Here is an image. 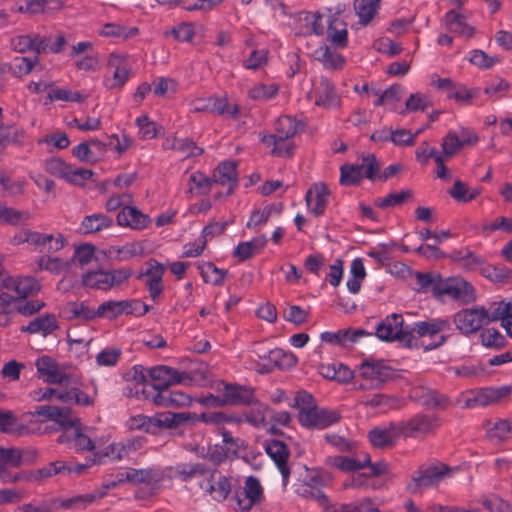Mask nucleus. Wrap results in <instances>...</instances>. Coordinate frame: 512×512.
I'll list each match as a JSON object with an SVG mask.
<instances>
[{"label":"nucleus","instance_id":"nucleus-1","mask_svg":"<svg viewBox=\"0 0 512 512\" xmlns=\"http://www.w3.org/2000/svg\"><path fill=\"white\" fill-rule=\"evenodd\" d=\"M403 324V316L393 313L378 324L375 334L382 341H399L408 348L415 347L417 345V337L413 335V331L404 328Z\"/></svg>","mask_w":512,"mask_h":512},{"label":"nucleus","instance_id":"nucleus-2","mask_svg":"<svg viewBox=\"0 0 512 512\" xmlns=\"http://www.w3.org/2000/svg\"><path fill=\"white\" fill-rule=\"evenodd\" d=\"M436 298L448 296L463 304H468L476 299L474 287L467 281L457 278L443 280L438 274L431 291Z\"/></svg>","mask_w":512,"mask_h":512},{"label":"nucleus","instance_id":"nucleus-3","mask_svg":"<svg viewBox=\"0 0 512 512\" xmlns=\"http://www.w3.org/2000/svg\"><path fill=\"white\" fill-rule=\"evenodd\" d=\"M107 70L103 84L110 90L122 89L131 75V66L128 63L127 56L115 52L108 56Z\"/></svg>","mask_w":512,"mask_h":512},{"label":"nucleus","instance_id":"nucleus-4","mask_svg":"<svg viewBox=\"0 0 512 512\" xmlns=\"http://www.w3.org/2000/svg\"><path fill=\"white\" fill-rule=\"evenodd\" d=\"M486 308L475 306L472 308H463L453 316V322L456 329L465 336H470L480 332L487 324Z\"/></svg>","mask_w":512,"mask_h":512},{"label":"nucleus","instance_id":"nucleus-5","mask_svg":"<svg viewBox=\"0 0 512 512\" xmlns=\"http://www.w3.org/2000/svg\"><path fill=\"white\" fill-rule=\"evenodd\" d=\"M264 499L263 488L255 476L246 478L243 489L236 490L231 501L236 511H250L253 506L260 504Z\"/></svg>","mask_w":512,"mask_h":512},{"label":"nucleus","instance_id":"nucleus-6","mask_svg":"<svg viewBox=\"0 0 512 512\" xmlns=\"http://www.w3.org/2000/svg\"><path fill=\"white\" fill-rule=\"evenodd\" d=\"M451 330V323L447 319L433 318L426 321H418L414 323L413 328L409 331H413V335L417 334L420 337H436L437 340L428 344L425 349L432 350L443 345L448 336L442 334L443 332Z\"/></svg>","mask_w":512,"mask_h":512},{"label":"nucleus","instance_id":"nucleus-7","mask_svg":"<svg viewBox=\"0 0 512 512\" xmlns=\"http://www.w3.org/2000/svg\"><path fill=\"white\" fill-rule=\"evenodd\" d=\"M300 425L309 430H323L340 422L342 416L336 410L320 408L318 405L310 411L297 415Z\"/></svg>","mask_w":512,"mask_h":512},{"label":"nucleus","instance_id":"nucleus-8","mask_svg":"<svg viewBox=\"0 0 512 512\" xmlns=\"http://www.w3.org/2000/svg\"><path fill=\"white\" fill-rule=\"evenodd\" d=\"M512 393V385H504L501 387H485L469 392V396L465 400L467 408L486 407L499 403Z\"/></svg>","mask_w":512,"mask_h":512},{"label":"nucleus","instance_id":"nucleus-9","mask_svg":"<svg viewBox=\"0 0 512 512\" xmlns=\"http://www.w3.org/2000/svg\"><path fill=\"white\" fill-rule=\"evenodd\" d=\"M360 374L368 382L361 388H379L393 376V369L382 360L366 359L360 365Z\"/></svg>","mask_w":512,"mask_h":512},{"label":"nucleus","instance_id":"nucleus-10","mask_svg":"<svg viewBox=\"0 0 512 512\" xmlns=\"http://www.w3.org/2000/svg\"><path fill=\"white\" fill-rule=\"evenodd\" d=\"M146 269L137 275L138 280L145 278V286L153 301H157L164 291L163 276L165 266L151 258L145 262Z\"/></svg>","mask_w":512,"mask_h":512},{"label":"nucleus","instance_id":"nucleus-11","mask_svg":"<svg viewBox=\"0 0 512 512\" xmlns=\"http://www.w3.org/2000/svg\"><path fill=\"white\" fill-rule=\"evenodd\" d=\"M398 423L402 436L411 438L432 433L440 426V420L436 415L422 413L414 415L407 421Z\"/></svg>","mask_w":512,"mask_h":512},{"label":"nucleus","instance_id":"nucleus-12","mask_svg":"<svg viewBox=\"0 0 512 512\" xmlns=\"http://www.w3.org/2000/svg\"><path fill=\"white\" fill-rule=\"evenodd\" d=\"M199 486L218 502L226 500L232 489L230 479L222 475L216 468L209 470Z\"/></svg>","mask_w":512,"mask_h":512},{"label":"nucleus","instance_id":"nucleus-13","mask_svg":"<svg viewBox=\"0 0 512 512\" xmlns=\"http://www.w3.org/2000/svg\"><path fill=\"white\" fill-rule=\"evenodd\" d=\"M265 452L274 461L282 475L283 485L289 482L291 469L288 464L290 450L285 442L277 439L266 440L264 443Z\"/></svg>","mask_w":512,"mask_h":512},{"label":"nucleus","instance_id":"nucleus-14","mask_svg":"<svg viewBox=\"0 0 512 512\" xmlns=\"http://www.w3.org/2000/svg\"><path fill=\"white\" fill-rule=\"evenodd\" d=\"M224 399L226 406H252L259 401L254 388L233 383H223Z\"/></svg>","mask_w":512,"mask_h":512},{"label":"nucleus","instance_id":"nucleus-15","mask_svg":"<svg viewBox=\"0 0 512 512\" xmlns=\"http://www.w3.org/2000/svg\"><path fill=\"white\" fill-rule=\"evenodd\" d=\"M148 400H151L154 404L163 407H185L189 406L192 402V398L187 393H184L177 389H157L149 387Z\"/></svg>","mask_w":512,"mask_h":512},{"label":"nucleus","instance_id":"nucleus-16","mask_svg":"<svg viewBox=\"0 0 512 512\" xmlns=\"http://www.w3.org/2000/svg\"><path fill=\"white\" fill-rule=\"evenodd\" d=\"M315 105L330 110L338 108L341 103L335 85L326 77H320L319 83L314 88Z\"/></svg>","mask_w":512,"mask_h":512},{"label":"nucleus","instance_id":"nucleus-17","mask_svg":"<svg viewBox=\"0 0 512 512\" xmlns=\"http://www.w3.org/2000/svg\"><path fill=\"white\" fill-rule=\"evenodd\" d=\"M330 190L324 182H318L306 192L305 201L309 211L316 217L324 215Z\"/></svg>","mask_w":512,"mask_h":512},{"label":"nucleus","instance_id":"nucleus-18","mask_svg":"<svg viewBox=\"0 0 512 512\" xmlns=\"http://www.w3.org/2000/svg\"><path fill=\"white\" fill-rule=\"evenodd\" d=\"M446 471H448L447 466H443L441 469L435 466L420 468L413 476V485L408 489L411 493H419L422 489L433 486L442 480Z\"/></svg>","mask_w":512,"mask_h":512},{"label":"nucleus","instance_id":"nucleus-19","mask_svg":"<svg viewBox=\"0 0 512 512\" xmlns=\"http://www.w3.org/2000/svg\"><path fill=\"white\" fill-rule=\"evenodd\" d=\"M342 10L339 8L329 17L327 39L336 48H346L348 45L347 23L340 17Z\"/></svg>","mask_w":512,"mask_h":512},{"label":"nucleus","instance_id":"nucleus-20","mask_svg":"<svg viewBox=\"0 0 512 512\" xmlns=\"http://www.w3.org/2000/svg\"><path fill=\"white\" fill-rule=\"evenodd\" d=\"M5 289L14 291L19 301L36 295L40 291L41 285L32 276H11Z\"/></svg>","mask_w":512,"mask_h":512},{"label":"nucleus","instance_id":"nucleus-21","mask_svg":"<svg viewBox=\"0 0 512 512\" xmlns=\"http://www.w3.org/2000/svg\"><path fill=\"white\" fill-rule=\"evenodd\" d=\"M400 436L402 433L398 422H390L385 428L375 427L368 433L370 443L377 448L393 446Z\"/></svg>","mask_w":512,"mask_h":512},{"label":"nucleus","instance_id":"nucleus-22","mask_svg":"<svg viewBox=\"0 0 512 512\" xmlns=\"http://www.w3.org/2000/svg\"><path fill=\"white\" fill-rule=\"evenodd\" d=\"M372 335L364 329H343L336 332L326 331L321 333L320 338L323 342L338 345L341 347H349L356 343L361 337Z\"/></svg>","mask_w":512,"mask_h":512},{"label":"nucleus","instance_id":"nucleus-23","mask_svg":"<svg viewBox=\"0 0 512 512\" xmlns=\"http://www.w3.org/2000/svg\"><path fill=\"white\" fill-rule=\"evenodd\" d=\"M35 366L37 372L45 376V381L49 384H67L69 375L59 371L58 364L50 356L44 355L36 360Z\"/></svg>","mask_w":512,"mask_h":512},{"label":"nucleus","instance_id":"nucleus-24","mask_svg":"<svg viewBox=\"0 0 512 512\" xmlns=\"http://www.w3.org/2000/svg\"><path fill=\"white\" fill-rule=\"evenodd\" d=\"M149 222V216L133 206L123 207L117 215V224L119 226L129 227L134 230L144 229Z\"/></svg>","mask_w":512,"mask_h":512},{"label":"nucleus","instance_id":"nucleus-25","mask_svg":"<svg viewBox=\"0 0 512 512\" xmlns=\"http://www.w3.org/2000/svg\"><path fill=\"white\" fill-rule=\"evenodd\" d=\"M58 443L70 444L71 448L77 452L80 451H93L95 449V442L86 434H84L79 427H75L70 431H65L58 439Z\"/></svg>","mask_w":512,"mask_h":512},{"label":"nucleus","instance_id":"nucleus-26","mask_svg":"<svg viewBox=\"0 0 512 512\" xmlns=\"http://www.w3.org/2000/svg\"><path fill=\"white\" fill-rule=\"evenodd\" d=\"M213 181L217 184L228 185V194H232L238 185L237 164L234 161L220 163L213 172Z\"/></svg>","mask_w":512,"mask_h":512},{"label":"nucleus","instance_id":"nucleus-27","mask_svg":"<svg viewBox=\"0 0 512 512\" xmlns=\"http://www.w3.org/2000/svg\"><path fill=\"white\" fill-rule=\"evenodd\" d=\"M196 413L190 412H164L153 417L154 434L161 428H176L183 423L190 422L194 419Z\"/></svg>","mask_w":512,"mask_h":512},{"label":"nucleus","instance_id":"nucleus-28","mask_svg":"<svg viewBox=\"0 0 512 512\" xmlns=\"http://www.w3.org/2000/svg\"><path fill=\"white\" fill-rule=\"evenodd\" d=\"M23 2L16 11L29 15L47 14L58 11L63 6L60 0H23Z\"/></svg>","mask_w":512,"mask_h":512},{"label":"nucleus","instance_id":"nucleus-29","mask_svg":"<svg viewBox=\"0 0 512 512\" xmlns=\"http://www.w3.org/2000/svg\"><path fill=\"white\" fill-rule=\"evenodd\" d=\"M381 0H354V11L359 18L358 24L366 27L377 16Z\"/></svg>","mask_w":512,"mask_h":512},{"label":"nucleus","instance_id":"nucleus-30","mask_svg":"<svg viewBox=\"0 0 512 512\" xmlns=\"http://www.w3.org/2000/svg\"><path fill=\"white\" fill-rule=\"evenodd\" d=\"M314 58L321 62L324 68L328 70H340L345 64L344 57L327 45L317 48L314 51Z\"/></svg>","mask_w":512,"mask_h":512},{"label":"nucleus","instance_id":"nucleus-31","mask_svg":"<svg viewBox=\"0 0 512 512\" xmlns=\"http://www.w3.org/2000/svg\"><path fill=\"white\" fill-rule=\"evenodd\" d=\"M113 219L103 213L87 215L81 222L80 229L83 234L98 233L112 227Z\"/></svg>","mask_w":512,"mask_h":512},{"label":"nucleus","instance_id":"nucleus-32","mask_svg":"<svg viewBox=\"0 0 512 512\" xmlns=\"http://www.w3.org/2000/svg\"><path fill=\"white\" fill-rule=\"evenodd\" d=\"M58 328L56 316L54 314H46L32 320L27 326H23L21 331L31 334L41 333L43 336H47Z\"/></svg>","mask_w":512,"mask_h":512},{"label":"nucleus","instance_id":"nucleus-33","mask_svg":"<svg viewBox=\"0 0 512 512\" xmlns=\"http://www.w3.org/2000/svg\"><path fill=\"white\" fill-rule=\"evenodd\" d=\"M169 373H171V368L167 366H155L148 370V374L152 380V383H144L142 385L141 393L148 399V391L149 387H153L155 389H167L168 377Z\"/></svg>","mask_w":512,"mask_h":512},{"label":"nucleus","instance_id":"nucleus-34","mask_svg":"<svg viewBox=\"0 0 512 512\" xmlns=\"http://www.w3.org/2000/svg\"><path fill=\"white\" fill-rule=\"evenodd\" d=\"M479 342L491 350H501L508 345L506 337L494 327L482 328L479 332Z\"/></svg>","mask_w":512,"mask_h":512},{"label":"nucleus","instance_id":"nucleus-35","mask_svg":"<svg viewBox=\"0 0 512 512\" xmlns=\"http://www.w3.org/2000/svg\"><path fill=\"white\" fill-rule=\"evenodd\" d=\"M139 33L137 27H125L118 23H106L98 31V34L105 38L128 40Z\"/></svg>","mask_w":512,"mask_h":512},{"label":"nucleus","instance_id":"nucleus-36","mask_svg":"<svg viewBox=\"0 0 512 512\" xmlns=\"http://www.w3.org/2000/svg\"><path fill=\"white\" fill-rule=\"evenodd\" d=\"M370 463V455L364 454L362 460L346 456H335L328 459V464L344 472H353L365 468Z\"/></svg>","mask_w":512,"mask_h":512},{"label":"nucleus","instance_id":"nucleus-37","mask_svg":"<svg viewBox=\"0 0 512 512\" xmlns=\"http://www.w3.org/2000/svg\"><path fill=\"white\" fill-rule=\"evenodd\" d=\"M82 284L91 289L108 291L112 289L108 271H89L82 276Z\"/></svg>","mask_w":512,"mask_h":512},{"label":"nucleus","instance_id":"nucleus-38","mask_svg":"<svg viewBox=\"0 0 512 512\" xmlns=\"http://www.w3.org/2000/svg\"><path fill=\"white\" fill-rule=\"evenodd\" d=\"M143 253V246L137 242L127 243L123 246H110L107 250L109 256L114 255L117 262L128 261L132 258L141 256Z\"/></svg>","mask_w":512,"mask_h":512},{"label":"nucleus","instance_id":"nucleus-39","mask_svg":"<svg viewBox=\"0 0 512 512\" xmlns=\"http://www.w3.org/2000/svg\"><path fill=\"white\" fill-rule=\"evenodd\" d=\"M209 103L211 104L210 112L226 116L231 119H237L240 114V108L237 104H230L228 98L224 97H210Z\"/></svg>","mask_w":512,"mask_h":512},{"label":"nucleus","instance_id":"nucleus-40","mask_svg":"<svg viewBox=\"0 0 512 512\" xmlns=\"http://www.w3.org/2000/svg\"><path fill=\"white\" fill-rule=\"evenodd\" d=\"M445 23L450 32L468 37L473 35V27L469 26L465 22V18L455 10H450L445 14Z\"/></svg>","mask_w":512,"mask_h":512},{"label":"nucleus","instance_id":"nucleus-41","mask_svg":"<svg viewBox=\"0 0 512 512\" xmlns=\"http://www.w3.org/2000/svg\"><path fill=\"white\" fill-rule=\"evenodd\" d=\"M164 37L172 36L178 42L191 43L196 35L195 25L192 22H181L163 33Z\"/></svg>","mask_w":512,"mask_h":512},{"label":"nucleus","instance_id":"nucleus-42","mask_svg":"<svg viewBox=\"0 0 512 512\" xmlns=\"http://www.w3.org/2000/svg\"><path fill=\"white\" fill-rule=\"evenodd\" d=\"M69 320L81 319L91 321L98 318L96 310L89 307L85 302H69L65 308Z\"/></svg>","mask_w":512,"mask_h":512},{"label":"nucleus","instance_id":"nucleus-43","mask_svg":"<svg viewBox=\"0 0 512 512\" xmlns=\"http://www.w3.org/2000/svg\"><path fill=\"white\" fill-rule=\"evenodd\" d=\"M298 126L299 122L295 118L288 115H282L275 123V131L278 134V138L285 142L296 135Z\"/></svg>","mask_w":512,"mask_h":512},{"label":"nucleus","instance_id":"nucleus-44","mask_svg":"<svg viewBox=\"0 0 512 512\" xmlns=\"http://www.w3.org/2000/svg\"><path fill=\"white\" fill-rule=\"evenodd\" d=\"M199 269L204 282L214 286L222 285L227 275L226 270L218 268L212 262H206L200 265Z\"/></svg>","mask_w":512,"mask_h":512},{"label":"nucleus","instance_id":"nucleus-45","mask_svg":"<svg viewBox=\"0 0 512 512\" xmlns=\"http://www.w3.org/2000/svg\"><path fill=\"white\" fill-rule=\"evenodd\" d=\"M363 180L362 166L359 164H343L340 167L339 182L344 186L358 185Z\"/></svg>","mask_w":512,"mask_h":512},{"label":"nucleus","instance_id":"nucleus-46","mask_svg":"<svg viewBox=\"0 0 512 512\" xmlns=\"http://www.w3.org/2000/svg\"><path fill=\"white\" fill-rule=\"evenodd\" d=\"M210 468L203 463H184L176 467V473L182 481H189L198 476H205L208 474Z\"/></svg>","mask_w":512,"mask_h":512},{"label":"nucleus","instance_id":"nucleus-47","mask_svg":"<svg viewBox=\"0 0 512 512\" xmlns=\"http://www.w3.org/2000/svg\"><path fill=\"white\" fill-rule=\"evenodd\" d=\"M448 194L458 202L467 203L477 198L480 195V190L477 188L469 189L466 183L457 180L449 189Z\"/></svg>","mask_w":512,"mask_h":512},{"label":"nucleus","instance_id":"nucleus-48","mask_svg":"<svg viewBox=\"0 0 512 512\" xmlns=\"http://www.w3.org/2000/svg\"><path fill=\"white\" fill-rule=\"evenodd\" d=\"M31 215L28 211H20L14 208L0 205V222L18 226L29 221Z\"/></svg>","mask_w":512,"mask_h":512},{"label":"nucleus","instance_id":"nucleus-49","mask_svg":"<svg viewBox=\"0 0 512 512\" xmlns=\"http://www.w3.org/2000/svg\"><path fill=\"white\" fill-rule=\"evenodd\" d=\"M213 183H215L213 177L210 178L204 173L196 171L189 177V192L194 193L196 190V193L199 195H207Z\"/></svg>","mask_w":512,"mask_h":512},{"label":"nucleus","instance_id":"nucleus-50","mask_svg":"<svg viewBox=\"0 0 512 512\" xmlns=\"http://www.w3.org/2000/svg\"><path fill=\"white\" fill-rule=\"evenodd\" d=\"M412 197L413 193L411 190H402L400 192L389 193L383 198H377L375 205L381 209L396 207L402 205L406 200Z\"/></svg>","mask_w":512,"mask_h":512},{"label":"nucleus","instance_id":"nucleus-51","mask_svg":"<svg viewBox=\"0 0 512 512\" xmlns=\"http://www.w3.org/2000/svg\"><path fill=\"white\" fill-rule=\"evenodd\" d=\"M364 404L366 406L380 408L382 411L397 409L401 406V401L397 397L386 394H375L367 399Z\"/></svg>","mask_w":512,"mask_h":512},{"label":"nucleus","instance_id":"nucleus-52","mask_svg":"<svg viewBox=\"0 0 512 512\" xmlns=\"http://www.w3.org/2000/svg\"><path fill=\"white\" fill-rule=\"evenodd\" d=\"M157 477V473L153 468H142V469H135V468H128L127 469V475L126 479L127 482L139 485V484H150L153 482Z\"/></svg>","mask_w":512,"mask_h":512},{"label":"nucleus","instance_id":"nucleus-53","mask_svg":"<svg viewBox=\"0 0 512 512\" xmlns=\"http://www.w3.org/2000/svg\"><path fill=\"white\" fill-rule=\"evenodd\" d=\"M15 239L19 243H28L34 246L45 247L47 242L52 240V234H43L37 231L24 229L15 236Z\"/></svg>","mask_w":512,"mask_h":512},{"label":"nucleus","instance_id":"nucleus-54","mask_svg":"<svg viewBox=\"0 0 512 512\" xmlns=\"http://www.w3.org/2000/svg\"><path fill=\"white\" fill-rule=\"evenodd\" d=\"M39 57H16L13 64L8 66V71L11 72L15 77H22L28 75L34 66L38 63Z\"/></svg>","mask_w":512,"mask_h":512},{"label":"nucleus","instance_id":"nucleus-55","mask_svg":"<svg viewBox=\"0 0 512 512\" xmlns=\"http://www.w3.org/2000/svg\"><path fill=\"white\" fill-rule=\"evenodd\" d=\"M373 95L376 96L374 101L375 106H382L388 103L397 102L400 100V96L403 92V88L399 84H393L385 91L380 93L379 90H372Z\"/></svg>","mask_w":512,"mask_h":512},{"label":"nucleus","instance_id":"nucleus-56","mask_svg":"<svg viewBox=\"0 0 512 512\" xmlns=\"http://www.w3.org/2000/svg\"><path fill=\"white\" fill-rule=\"evenodd\" d=\"M122 303V300H109L101 303L96 310L98 318H107L109 320H113L118 316L123 315L124 310L122 308Z\"/></svg>","mask_w":512,"mask_h":512},{"label":"nucleus","instance_id":"nucleus-57","mask_svg":"<svg viewBox=\"0 0 512 512\" xmlns=\"http://www.w3.org/2000/svg\"><path fill=\"white\" fill-rule=\"evenodd\" d=\"M266 358V356H264ZM267 358L278 368H288L296 364V357L292 353H287L282 349H273L269 351Z\"/></svg>","mask_w":512,"mask_h":512},{"label":"nucleus","instance_id":"nucleus-58","mask_svg":"<svg viewBox=\"0 0 512 512\" xmlns=\"http://www.w3.org/2000/svg\"><path fill=\"white\" fill-rule=\"evenodd\" d=\"M481 273L484 277L496 283L505 282L510 275L509 269L502 264L486 265L482 267Z\"/></svg>","mask_w":512,"mask_h":512},{"label":"nucleus","instance_id":"nucleus-59","mask_svg":"<svg viewBox=\"0 0 512 512\" xmlns=\"http://www.w3.org/2000/svg\"><path fill=\"white\" fill-rule=\"evenodd\" d=\"M278 94V86L275 84H258L248 91L252 100L262 101L274 98Z\"/></svg>","mask_w":512,"mask_h":512},{"label":"nucleus","instance_id":"nucleus-60","mask_svg":"<svg viewBox=\"0 0 512 512\" xmlns=\"http://www.w3.org/2000/svg\"><path fill=\"white\" fill-rule=\"evenodd\" d=\"M204 451L205 449L202 448L199 456L210 461L215 467L225 462L228 458L227 450L220 444L210 445L206 453Z\"/></svg>","mask_w":512,"mask_h":512},{"label":"nucleus","instance_id":"nucleus-61","mask_svg":"<svg viewBox=\"0 0 512 512\" xmlns=\"http://www.w3.org/2000/svg\"><path fill=\"white\" fill-rule=\"evenodd\" d=\"M359 165L362 166L363 178L371 181L379 179L381 166L374 154L363 157L362 163Z\"/></svg>","mask_w":512,"mask_h":512},{"label":"nucleus","instance_id":"nucleus-62","mask_svg":"<svg viewBox=\"0 0 512 512\" xmlns=\"http://www.w3.org/2000/svg\"><path fill=\"white\" fill-rule=\"evenodd\" d=\"M488 425H492L487 428L488 436L491 439L502 442L508 438V435L510 434L509 419H499L494 423L488 422Z\"/></svg>","mask_w":512,"mask_h":512},{"label":"nucleus","instance_id":"nucleus-63","mask_svg":"<svg viewBox=\"0 0 512 512\" xmlns=\"http://www.w3.org/2000/svg\"><path fill=\"white\" fill-rule=\"evenodd\" d=\"M71 165L64 162L61 158H50L45 162V170L62 179L67 180Z\"/></svg>","mask_w":512,"mask_h":512},{"label":"nucleus","instance_id":"nucleus-64","mask_svg":"<svg viewBox=\"0 0 512 512\" xmlns=\"http://www.w3.org/2000/svg\"><path fill=\"white\" fill-rule=\"evenodd\" d=\"M176 151L183 155L184 159L198 157L204 153V149L198 147L196 143L189 138H180Z\"/></svg>","mask_w":512,"mask_h":512}]
</instances>
